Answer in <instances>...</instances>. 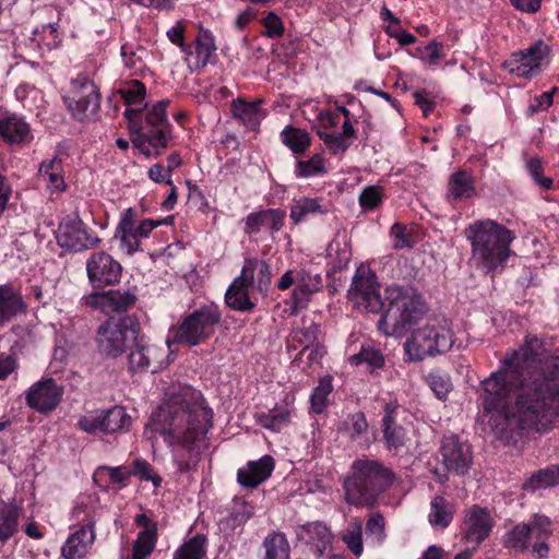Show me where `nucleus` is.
I'll return each mask as SVG.
<instances>
[{"label":"nucleus","instance_id":"obj_1","mask_svg":"<svg viewBox=\"0 0 559 559\" xmlns=\"http://www.w3.org/2000/svg\"><path fill=\"white\" fill-rule=\"evenodd\" d=\"M532 337L503 367L481 382L480 400L488 424L508 443L552 429L558 417L559 357L542 359Z\"/></svg>","mask_w":559,"mask_h":559},{"label":"nucleus","instance_id":"obj_2","mask_svg":"<svg viewBox=\"0 0 559 559\" xmlns=\"http://www.w3.org/2000/svg\"><path fill=\"white\" fill-rule=\"evenodd\" d=\"M192 400L174 397L152 415V430L171 449L179 473H189L200 461V449L212 426V411L204 406L200 393Z\"/></svg>","mask_w":559,"mask_h":559},{"label":"nucleus","instance_id":"obj_3","mask_svg":"<svg viewBox=\"0 0 559 559\" xmlns=\"http://www.w3.org/2000/svg\"><path fill=\"white\" fill-rule=\"evenodd\" d=\"M347 294L354 306L364 311L379 313L386 306L378 321V328L388 335L409 329L425 312L419 295L396 285L386 287L383 301L377 275L365 265L357 267Z\"/></svg>","mask_w":559,"mask_h":559},{"label":"nucleus","instance_id":"obj_4","mask_svg":"<svg viewBox=\"0 0 559 559\" xmlns=\"http://www.w3.org/2000/svg\"><path fill=\"white\" fill-rule=\"evenodd\" d=\"M168 99L155 103L145 112L128 108L124 117L129 120L131 141L146 156L160 155L171 141V126L166 115Z\"/></svg>","mask_w":559,"mask_h":559},{"label":"nucleus","instance_id":"obj_5","mask_svg":"<svg viewBox=\"0 0 559 559\" xmlns=\"http://www.w3.org/2000/svg\"><path fill=\"white\" fill-rule=\"evenodd\" d=\"M395 480V474L378 460L367 457L353 462L343 488L347 503L356 507H373L379 496Z\"/></svg>","mask_w":559,"mask_h":559},{"label":"nucleus","instance_id":"obj_6","mask_svg":"<svg viewBox=\"0 0 559 559\" xmlns=\"http://www.w3.org/2000/svg\"><path fill=\"white\" fill-rule=\"evenodd\" d=\"M471 241L472 258L486 271L496 270L506 264L510 257V245L514 234L492 219H479L464 231Z\"/></svg>","mask_w":559,"mask_h":559},{"label":"nucleus","instance_id":"obj_7","mask_svg":"<svg viewBox=\"0 0 559 559\" xmlns=\"http://www.w3.org/2000/svg\"><path fill=\"white\" fill-rule=\"evenodd\" d=\"M219 322L221 312L215 307H201L169 329L165 344L168 347L174 344L198 346L214 334Z\"/></svg>","mask_w":559,"mask_h":559},{"label":"nucleus","instance_id":"obj_8","mask_svg":"<svg viewBox=\"0 0 559 559\" xmlns=\"http://www.w3.org/2000/svg\"><path fill=\"white\" fill-rule=\"evenodd\" d=\"M453 344L451 322L447 319L433 320L413 332L405 343V352L411 360L419 361L449 352Z\"/></svg>","mask_w":559,"mask_h":559},{"label":"nucleus","instance_id":"obj_9","mask_svg":"<svg viewBox=\"0 0 559 559\" xmlns=\"http://www.w3.org/2000/svg\"><path fill=\"white\" fill-rule=\"evenodd\" d=\"M162 224L160 221L143 219L138 224L134 209L122 211L116 227L114 240L119 242V249L127 255H132L140 250L141 240L147 238L154 228Z\"/></svg>","mask_w":559,"mask_h":559},{"label":"nucleus","instance_id":"obj_10","mask_svg":"<svg viewBox=\"0 0 559 559\" xmlns=\"http://www.w3.org/2000/svg\"><path fill=\"white\" fill-rule=\"evenodd\" d=\"M64 102L73 117L81 121L93 117L100 104L95 84L84 74L71 80V88Z\"/></svg>","mask_w":559,"mask_h":559},{"label":"nucleus","instance_id":"obj_11","mask_svg":"<svg viewBox=\"0 0 559 559\" xmlns=\"http://www.w3.org/2000/svg\"><path fill=\"white\" fill-rule=\"evenodd\" d=\"M139 324L127 320H108L99 325L97 331V344L102 354L116 358L127 348V344L133 341L138 334Z\"/></svg>","mask_w":559,"mask_h":559},{"label":"nucleus","instance_id":"obj_12","mask_svg":"<svg viewBox=\"0 0 559 559\" xmlns=\"http://www.w3.org/2000/svg\"><path fill=\"white\" fill-rule=\"evenodd\" d=\"M134 345L129 354V367L133 371H152L167 367L170 361V347L148 344L143 336L138 334L133 338Z\"/></svg>","mask_w":559,"mask_h":559},{"label":"nucleus","instance_id":"obj_13","mask_svg":"<svg viewBox=\"0 0 559 559\" xmlns=\"http://www.w3.org/2000/svg\"><path fill=\"white\" fill-rule=\"evenodd\" d=\"M57 242L69 251L81 252L96 247L100 239L87 228L79 215L71 214L60 222Z\"/></svg>","mask_w":559,"mask_h":559},{"label":"nucleus","instance_id":"obj_14","mask_svg":"<svg viewBox=\"0 0 559 559\" xmlns=\"http://www.w3.org/2000/svg\"><path fill=\"white\" fill-rule=\"evenodd\" d=\"M548 52V46L539 39L528 48L513 52L503 67L519 78L532 79L542 71Z\"/></svg>","mask_w":559,"mask_h":559},{"label":"nucleus","instance_id":"obj_15","mask_svg":"<svg viewBox=\"0 0 559 559\" xmlns=\"http://www.w3.org/2000/svg\"><path fill=\"white\" fill-rule=\"evenodd\" d=\"M495 520L487 508L474 504L464 511L461 524L462 540L476 549L488 536Z\"/></svg>","mask_w":559,"mask_h":559},{"label":"nucleus","instance_id":"obj_16","mask_svg":"<svg viewBox=\"0 0 559 559\" xmlns=\"http://www.w3.org/2000/svg\"><path fill=\"white\" fill-rule=\"evenodd\" d=\"M86 272L91 284L100 288L119 283L122 266L107 252L98 251L92 253L87 259Z\"/></svg>","mask_w":559,"mask_h":559},{"label":"nucleus","instance_id":"obj_17","mask_svg":"<svg viewBox=\"0 0 559 559\" xmlns=\"http://www.w3.org/2000/svg\"><path fill=\"white\" fill-rule=\"evenodd\" d=\"M441 456L445 468L456 475H465L472 466L473 455L468 443L456 436H445L441 443Z\"/></svg>","mask_w":559,"mask_h":559},{"label":"nucleus","instance_id":"obj_18","mask_svg":"<svg viewBox=\"0 0 559 559\" xmlns=\"http://www.w3.org/2000/svg\"><path fill=\"white\" fill-rule=\"evenodd\" d=\"M63 395V386L58 385L52 378L34 383L26 393L27 405L39 413L53 411Z\"/></svg>","mask_w":559,"mask_h":559},{"label":"nucleus","instance_id":"obj_19","mask_svg":"<svg viewBox=\"0 0 559 559\" xmlns=\"http://www.w3.org/2000/svg\"><path fill=\"white\" fill-rule=\"evenodd\" d=\"M80 528L73 532L62 547L64 559H82L95 539V520L91 515L83 519Z\"/></svg>","mask_w":559,"mask_h":559},{"label":"nucleus","instance_id":"obj_20","mask_svg":"<svg viewBox=\"0 0 559 559\" xmlns=\"http://www.w3.org/2000/svg\"><path fill=\"white\" fill-rule=\"evenodd\" d=\"M530 527V546L535 559L548 557V538L552 535L551 522L545 515H534L527 523Z\"/></svg>","mask_w":559,"mask_h":559},{"label":"nucleus","instance_id":"obj_21","mask_svg":"<svg viewBox=\"0 0 559 559\" xmlns=\"http://www.w3.org/2000/svg\"><path fill=\"white\" fill-rule=\"evenodd\" d=\"M297 538L310 545L318 557H321L331 546L333 535L329 527L321 522H311L297 528Z\"/></svg>","mask_w":559,"mask_h":559},{"label":"nucleus","instance_id":"obj_22","mask_svg":"<svg viewBox=\"0 0 559 559\" xmlns=\"http://www.w3.org/2000/svg\"><path fill=\"white\" fill-rule=\"evenodd\" d=\"M274 469V460L264 455L258 461L249 462L237 473L238 483L246 488H255L266 480Z\"/></svg>","mask_w":559,"mask_h":559},{"label":"nucleus","instance_id":"obj_23","mask_svg":"<svg viewBox=\"0 0 559 559\" xmlns=\"http://www.w3.org/2000/svg\"><path fill=\"white\" fill-rule=\"evenodd\" d=\"M295 415V406L293 401L285 400L284 404L275 405L269 412L257 414L258 424L271 431L280 432L292 423Z\"/></svg>","mask_w":559,"mask_h":559},{"label":"nucleus","instance_id":"obj_24","mask_svg":"<svg viewBox=\"0 0 559 559\" xmlns=\"http://www.w3.org/2000/svg\"><path fill=\"white\" fill-rule=\"evenodd\" d=\"M22 293L13 285H0V326L25 311Z\"/></svg>","mask_w":559,"mask_h":559},{"label":"nucleus","instance_id":"obj_25","mask_svg":"<svg viewBox=\"0 0 559 559\" xmlns=\"http://www.w3.org/2000/svg\"><path fill=\"white\" fill-rule=\"evenodd\" d=\"M0 135L10 144H26L33 140L29 124L15 115L0 120Z\"/></svg>","mask_w":559,"mask_h":559},{"label":"nucleus","instance_id":"obj_26","mask_svg":"<svg viewBox=\"0 0 559 559\" xmlns=\"http://www.w3.org/2000/svg\"><path fill=\"white\" fill-rule=\"evenodd\" d=\"M319 332V325L313 321L307 320H302V325L292 331L287 340V348L295 350L298 346H304L294 362L301 360L307 350L318 342Z\"/></svg>","mask_w":559,"mask_h":559},{"label":"nucleus","instance_id":"obj_27","mask_svg":"<svg viewBox=\"0 0 559 559\" xmlns=\"http://www.w3.org/2000/svg\"><path fill=\"white\" fill-rule=\"evenodd\" d=\"M395 409L396 406L393 403H388L382 418L383 439L390 451H399L405 444V430L395 421Z\"/></svg>","mask_w":559,"mask_h":559},{"label":"nucleus","instance_id":"obj_28","mask_svg":"<svg viewBox=\"0 0 559 559\" xmlns=\"http://www.w3.org/2000/svg\"><path fill=\"white\" fill-rule=\"evenodd\" d=\"M250 282L240 274L234 280L225 294L228 307L238 311H250L255 304L249 297Z\"/></svg>","mask_w":559,"mask_h":559},{"label":"nucleus","instance_id":"obj_29","mask_svg":"<svg viewBox=\"0 0 559 559\" xmlns=\"http://www.w3.org/2000/svg\"><path fill=\"white\" fill-rule=\"evenodd\" d=\"M284 215L278 210H265L251 213L246 218L245 231L247 234L259 233L262 228L270 231H278L283 226Z\"/></svg>","mask_w":559,"mask_h":559},{"label":"nucleus","instance_id":"obj_30","mask_svg":"<svg viewBox=\"0 0 559 559\" xmlns=\"http://www.w3.org/2000/svg\"><path fill=\"white\" fill-rule=\"evenodd\" d=\"M241 274L261 293H265L271 284L270 266L262 260L246 259Z\"/></svg>","mask_w":559,"mask_h":559},{"label":"nucleus","instance_id":"obj_31","mask_svg":"<svg viewBox=\"0 0 559 559\" xmlns=\"http://www.w3.org/2000/svg\"><path fill=\"white\" fill-rule=\"evenodd\" d=\"M326 255L335 272L348 265L352 258V250L345 233H336L335 237L328 246Z\"/></svg>","mask_w":559,"mask_h":559},{"label":"nucleus","instance_id":"obj_32","mask_svg":"<svg viewBox=\"0 0 559 559\" xmlns=\"http://www.w3.org/2000/svg\"><path fill=\"white\" fill-rule=\"evenodd\" d=\"M21 508L13 501L0 503V542L4 544L19 532Z\"/></svg>","mask_w":559,"mask_h":559},{"label":"nucleus","instance_id":"obj_33","mask_svg":"<svg viewBox=\"0 0 559 559\" xmlns=\"http://www.w3.org/2000/svg\"><path fill=\"white\" fill-rule=\"evenodd\" d=\"M215 50L216 46L212 33L207 29H200L195 40V61L192 62L189 59V67L195 70L204 68L210 62Z\"/></svg>","mask_w":559,"mask_h":559},{"label":"nucleus","instance_id":"obj_34","mask_svg":"<svg viewBox=\"0 0 559 559\" xmlns=\"http://www.w3.org/2000/svg\"><path fill=\"white\" fill-rule=\"evenodd\" d=\"M100 416L104 421V435L127 430L131 425V417L122 406L100 409Z\"/></svg>","mask_w":559,"mask_h":559},{"label":"nucleus","instance_id":"obj_35","mask_svg":"<svg viewBox=\"0 0 559 559\" xmlns=\"http://www.w3.org/2000/svg\"><path fill=\"white\" fill-rule=\"evenodd\" d=\"M453 504L442 496L435 497L430 502L429 523L436 528H444L453 520Z\"/></svg>","mask_w":559,"mask_h":559},{"label":"nucleus","instance_id":"obj_36","mask_svg":"<svg viewBox=\"0 0 559 559\" xmlns=\"http://www.w3.org/2000/svg\"><path fill=\"white\" fill-rule=\"evenodd\" d=\"M262 102L247 103L241 99L233 103V114L240 119L248 128L255 129L264 117L260 104Z\"/></svg>","mask_w":559,"mask_h":559},{"label":"nucleus","instance_id":"obj_37","mask_svg":"<svg viewBox=\"0 0 559 559\" xmlns=\"http://www.w3.org/2000/svg\"><path fill=\"white\" fill-rule=\"evenodd\" d=\"M449 197L453 200L468 199L475 193L473 177L464 170L451 175L449 180Z\"/></svg>","mask_w":559,"mask_h":559},{"label":"nucleus","instance_id":"obj_38","mask_svg":"<svg viewBox=\"0 0 559 559\" xmlns=\"http://www.w3.org/2000/svg\"><path fill=\"white\" fill-rule=\"evenodd\" d=\"M328 211V206L318 199L300 198L292 205L289 217L298 224L311 215L324 214Z\"/></svg>","mask_w":559,"mask_h":559},{"label":"nucleus","instance_id":"obj_39","mask_svg":"<svg viewBox=\"0 0 559 559\" xmlns=\"http://www.w3.org/2000/svg\"><path fill=\"white\" fill-rule=\"evenodd\" d=\"M136 296L129 290H109L105 293V313L126 312L134 306Z\"/></svg>","mask_w":559,"mask_h":559},{"label":"nucleus","instance_id":"obj_40","mask_svg":"<svg viewBox=\"0 0 559 559\" xmlns=\"http://www.w3.org/2000/svg\"><path fill=\"white\" fill-rule=\"evenodd\" d=\"M206 552V537L203 534H197L175 551L173 559H205Z\"/></svg>","mask_w":559,"mask_h":559},{"label":"nucleus","instance_id":"obj_41","mask_svg":"<svg viewBox=\"0 0 559 559\" xmlns=\"http://www.w3.org/2000/svg\"><path fill=\"white\" fill-rule=\"evenodd\" d=\"M61 171V160L57 157L43 162L39 167V176L44 181H47L49 188L55 191L64 190L66 185Z\"/></svg>","mask_w":559,"mask_h":559},{"label":"nucleus","instance_id":"obj_42","mask_svg":"<svg viewBox=\"0 0 559 559\" xmlns=\"http://www.w3.org/2000/svg\"><path fill=\"white\" fill-rule=\"evenodd\" d=\"M321 286L320 276L312 277L305 271H298L296 276V287L294 289V298L296 304H301Z\"/></svg>","mask_w":559,"mask_h":559},{"label":"nucleus","instance_id":"obj_43","mask_svg":"<svg viewBox=\"0 0 559 559\" xmlns=\"http://www.w3.org/2000/svg\"><path fill=\"white\" fill-rule=\"evenodd\" d=\"M265 559H289V544L283 533H272L263 540Z\"/></svg>","mask_w":559,"mask_h":559},{"label":"nucleus","instance_id":"obj_44","mask_svg":"<svg viewBox=\"0 0 559 559\" xmlns=\"http://www.w3.org/2000/svg\"><path fill=\"white\" fill-rule=\"evenodd\" d=\"M503 545L515 551H524L530 547V527L527 523L512 527L503 538Z\"/></svg>","mask_w":559,"mask_h":559},{"label":"nucleus","instance_id":"obj_45","mask_svg":"<svg viewBox=\"0 0 559 559\" xmlns=\"http://www.w3.org/2000/svg\"><path fill=\"white\" fill-rule=\"evenodd\" d=\"M281 136L283 143L295 154L304 153L310 145L309 134L301 129L287 127L282 131Z\"/></svg>","mask_w":559,"mask_h":559},{"label":"nucleus","instance_id":"obj_46","mask_svg":"<svg viewBox=\"0 0 559 559\" xmlns=\"http://www.w3.org/2000/svg\"><path fill=\"white\" fill-rule=\"evenodd\" d=\"M350 361L356 366L365 364L373 370L383 367L384 357L380 349L370 345H362L359 353L350 357Z\"/></svg>","mask_w":559,"mask_h":559},{"label":"nucleus","instance_id":"obj_47","mask_svg":"<svg viewBox=\"0 0 559 559\" xmlns=\"http://www.w3.org/2000/svg\"><path fill=\"white\" fill-rule=\"evenodd\" d=\"M328 171L325 160L321 154L313 155L308 160H298L295 174L300 178L324 175Z\"/></svg>","mask_w":559,"mask_h":559},{"label":"nucleus","instance_id":"obj_48","mask_svg":"<svg viewBox=\"0 0 559 559\" xmlns=\"http://www.w3.org/2000/svg\"><path fill=\"white\" fill-rule=\"evenodd\" d=\"M343 540L355 556L362 554V523L359 519H353L348 524L343 534Z\"/></svg>","mask_w":559,"mask_h":559},{"label":"nucleus","instance_id":"obj_49","mask_svg":"<svg viewBox=\"0 0 559 559\" xmlns=\"http://www.w3.org/2000/svg\"><path fill=\"white\" fill-rule=\"evenodd\" d=\"M333 391L332 378L324 377L320 379L319 384L313 389L310 396L311 408L314 413L320 414L328 405V397Z\"/></svg>","mask_w":559,"mask_h":559},{"label":"nucleus","instance_id":"obj_50","mask_svg":"<svg viewBox=\"0 0 559 559\" xmlns=\"http://www.w3.org/2000/svg\"><path fill=\"white\" fill-rule=\"evenodd\" d=\"M367 539L372 544L381 546L385 538V519L381 513H372L366 523Z\"/></svg>","mask_w":559,"mask_h":559},{"label":"nucleus","instance_id":"obj_51","mask_svg":"<svg viewBox=\"0 0 559 559\" xmlns=\"http://www.w3.org/2000/svg\"><path fill=\"white\" fill-rule=\"evenodd\" d=\"M426 382L439 400H444L452 389L450 377L440 370L429 372Z\"/></svg>","mask_w":559,"mask_h":559},{"label":"nucleus","instance_id":"obj_52","mask_svg":"<svg viewBox=\"0 0 559 559\" xmlns=\"http://www.w3.org/2000/svg\"><path fill=\"white\" fill-rule=\"evenodd\" d=\"M157 534L140 532L133 545L132 559H146L154 550Z\"/></svg>","mask_w":559,"mask_h":559},{"label":"nucleus","instance_id":"obj_53","mask_svg":"<svg viewBox=\"0 0 559 559\" xmlns=\"http://www.w3.org/2000/svg\"><path fill=\"white\" fill-rule=\"evenodd\" d=\"M103 425L100 409L86 413L78 421V427L90 435H104Z\"/></svg>","mask_w":559,"mask_h":559},{"label":"nucleus","instance_id":"obj_54","mask_svg":"<svg viewBox=\"0 0 559 559\" xmlns=\"http://www.w3.org/2000/svg\"><path fill=\"white\" fill-rule=\"evenodd\" d=\"M533 488L551 487L559 485V465H552L539 471L531 478Z\"/></svg>","mask_w":559,"mask_h":559},{"label":"nucleus","instance_id":"obj_55","mask_svg":"<svg viewBox=\"0 0 559 559\" xmlns=\"http://www.w3.org/2000/svg\"><path fill=\"white\" fill-rule=\"evenodd\" d=\"M146 88L144 84L138 80L131 81L127 86L119 90L121 98L127 105H135L143 102Z\"/></svg>","mask_w":559,"mask_h":559},{"label":"nucleus","instance_id":"obj_56","mask_svg":"<svg viewBox=\"0 0 559 559\" xmlns=\"http://www.w3.org/2000/svg\"><path fill=\"white\" fill-rule=\"evenodd\" d=\"M132 475L140 477L141 480L152 481L155 487H158L162 483V478L152 469L148 462L142 459L133 461Z\"/></svg>","mask_w":559,"mask_h":559},{"label":"nucleus","instance_id":"obj_57","mask_svg":"<svg viewBox=\"0 0 559 559\" xmlns=\"http://www.w3.org/2000/svg\"><path fill=\"white\" fill-rule=\"evenodd\" d=\"M318 134L332 154L344 153L350 145V141L338 133L320 131Z\"/></svg>","mask_w":559,"mask_h":559},{"label":"nucleus","instance_id":"obj_58","mask_svg":"<svg viewBox=\"0 0 559 559\" xmlns=\"http://www.w3.org/2000/svg\"><path fill=\"white\" fill-rule=\"evenodd\" d=\"M383 190L378 186H369L359 195V204L366 210L376 209L382 201Z\"/></svg>","mask_w":559,"mask_h":559},{"label":"nucleus","instance_id":"obj_59","mask_svg":"<svg viewBox=\"0 0 559 559\" xmlns=\"http://www.w3.org/2000/svg\"><path fill=\"white\" fill-rule=\"evenodd\" d=\"M106 474L112 484H119L122 487L126 486V480L131 476V469L127 466H100L98 467L96 475L103 476Z\"/></svg>","mask_w":559,"mask_h":559},{"label":"nucleus","instance_id":"obj_60","mask_svg":"<svg viewBox=\"0 0 559 559\" xmlns=\"http://www.w3.org/2000/svg\"><path fill=\"white\" fill-rule=\"evenodd\" d=\"M144 52L145 49L143 47L138 46L136 48H133L130 45H123L121 47V57L124 66L129 69L140 70L143 66L142 57Z\"/></svg>","mask_w":559,"mask_h":559},{"label":"nucleus","instance_id":"obj_61","mask_svg":"<svg viewBox=\"0 0 559 559\" xmlns=\"http://www.w3.org/2000/svg\"><path fill=\"white\" fill-rule=\"evenodd\" d=\"M344 425L352 438L364 435L368 429L366 417L360 412L349 415L344 421Z\"/></svg>","mask_w":559,"mask_h":559},{"label":"nucleus","instance_id":"obj_62","mask_svg":"<svg viewBox=\"0 0 559 559\" xmlns=\"http://www.w3.org/2000/svg\"><path fill=\"white\" fill-rule=\"evenodd\" d=\"M527 170L535 180L545 190H549L552 187V179L549 177L542 176V162L538 157H532L526 164Z\"/></svg>","mask_w":559,"mask_h":559},{"label":"nucleus","instance_id":"obj_63","mask_svg":"<svg viewBox=\"0 0 559 559\" xmlns=\"http://www.w3.org/2000/svg\"><path fill=\"white\" fill-rule=\"evenodd\" d=\"M391 237L393 238V248L394 249H405L413 248V242L411 240L409 234L404 225L400 223L393 224L391 227Z\"/></svg>","mask_w":559,"mask_h":559},{"label":"nucleus","instance_id":"obj_64","mask_svg":"<svg viewBox=\"0 0 559 559\" xmlns=\"http://www.w3.org/2000/svg\"><path fill=\"white\" fill-rule=\"evenodd\" d=\"M263 25L265 27V35L270 38L281 37L284 33L283 22L274 12H270L263 19Z\"/></svg>","mask_w":559,"mask_h":559}]
</instances>
